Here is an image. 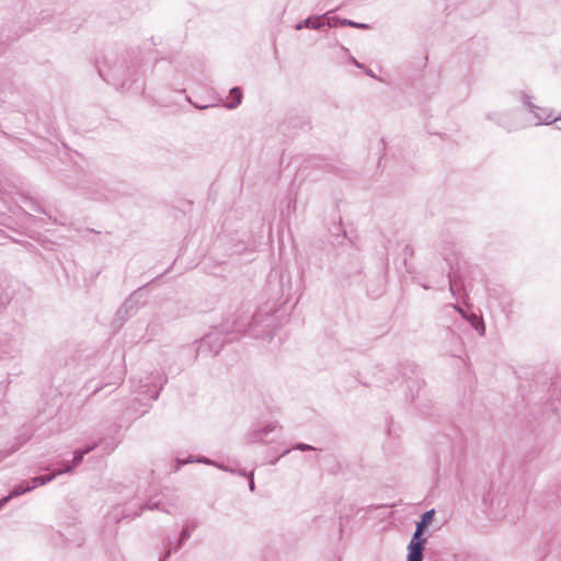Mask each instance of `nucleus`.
<instances>
[{
	"label": "nucleus",
	"instance_id": "6",
	"mask_svg": "<svg viewBox=\"0 0 561 561\" xmlns=\"http://www.w3.org/2000/svg\"><path fill=\"white\" fill-rule=\"evenodd\" d=\"M327 24L330 27H333V26H336L337 24H340V25H347V26L356 27V28H364V30L369 28L368 24L357 23V22H354V21H351L347 19H339V18L328 19Z\"/></svg>",
	"mask_w": 561,
	"mask_h": 561
},
{
	"label": "nucleus",
	"instance_id": "18",
	"mask_svg": "<svg viewBox=\"0 0 561 561\" xmlns=\"http://www.w3.org/2000/svg\"><path fill=\"white\" fill-rule=\"evenodd\" d=\"M294 449H298V450H301V451H307V450H314L316 448L311 445H308V444H304V443H298L294 446Z\"/></svg>",
	"mask_w": 561,
	"mask_h": 561
},
{
	"label": "nucleus",
	"instance_id": "8",
	"mask_svg": "<svg viewBox=\"0 0 561 561\" xmlns=\"http://www.w3.org/2000/svg\"><path fill=\"white\" fill-rule=\"evenodd\" d=\"M276 428V425L274 424H268L267 426L259 430V431H253L250 435H249V442L250 443H257V442H261L263 436L266 435L267 433L274 431Z\"/></svg>",
	"mask_w": 561,
	"mask_h": 561
},
{
	"label": "nucleus",
	"instance_id": "13",
	"mask_svg": "<svg viewBox=\"0 0 561 561\" xmlns=\"http://www.w3.org/2000/svg\"><path fill=\"white\" fill-rule=\"evenodd\" d=\"M35 488V485H23V484H19V485H15L12 491L9 493L11 495V497H18L26 492H30L32 491L33 489Z\"/></svg>",
	"mask_w": 561,
	"mask_h": 561
},
{
	"label": "nucleus",
	"instance_id": "24",
	"mask_svg": "<svg viewBox=\"0 0 561 561\" xmlns=\"http://www.w3.org/2000/svg\"><path fill=\"white\" fill-rule=\"evenodd\" d=\"M352 61H353V64H354L357 68H359V69H364V68H365V65H364V64L358 62L355 58H352Z\"/></svg>",
	"mask_w": 561,
	"mask_h": 561
},
{
	"label": "nucleus",
	"instance_id": "28",
	"mask_svg": "<svg viewBox=\"0 0 561 561\" xmlns=\"http://www.w3.org/2000/svg\"><path fill=\"white\" fill-rule=\"evenodd\" d=\"M196 461H199V462H204V463H210L213 465L214 462L207 458H201V459H197Z\"/></svg>",
	"mask_w": 561,
	"mask_h": 561
},
{
	"label": "nucleus",
	"instance_id": "32",
	"mask_svg": "<svg viewBox=\"0 0 561 561\" xmlns=\"http://www.w3.org/2000/svg\"><path fill=\"white\" fill-rule=\"evenodd\" d=\"M279 458H276L275 460H273L271 463L272 465H276V462L278 461Z\"/></svg>",
	"mask_w": 561,
	"mask_h": 561
},
{
	"label": "nucleus",
	"instance_id": "22",
	"mask_svg": "<svg viewBox=\"0 0 561 561\" xmlns=\"http://www.w3.org/2000/svg\"><path fill=\"white\" fill-rule=\"evenodd\" d=\"M557 390L561 391V377L553 385V392H556Z\"/></svg>",
	"mask_w": 561,
	"mask_h": 561
},
{
	"label": "nucleus",
	"instance_id": "11",
	"mask_svg": "<svg viewBox=\"0 0 561 561\" xmlns=\"http://www.w3.org/2000/svg\"><path fill=\"white\" fill-rule=\"evenodd\" d=\"M217 341L216 336L214 334H208L206 335L204 339H203V342H202V347L205 346V345H209L210 348H211V352H214L215 354H218V352L220 351L221 346H222V342H218L216 343V345L213 347L211 344L213 342Z\"/></svg>",
	"mask_w": 561,
	"mask_h": 561
},
{
	"label": "nucleus",
	"instance_id": "14",
	"mask_svg": "<svg viewBox=\"0 0 561 561\" xmlns=\"http://www.w3.org/2000/svg\"><path fill=\"white\" fill-rule=\"evenodd\" d=\"M471 325L480 332V334L484 333V324L480 318H478L476 314H472V317L469 319Z\"/></svg>",
	"mask_w": 561,
	"mask_h": 561
},
{
	"label": "nucleus",
	"instance_id": "26",
	"mask_svg": "<svg viewBox=\"0 0 561 561\" xmlns=\"http://www.w3.org/2000/svg\"><path fill=\"white\" fill-rule=\"evenodd\" d=\"M121 375L117 378V380L114 382V385L119 386L123 382V370L121 369Z\"/></svg>",
	"mask_w": 561,
	"mask_h": 561
},
{
	"label": "nucleus",
	"instance_id": "29",
	"mask_svg": "<svg viewBox=\"0 0 561 561\" xmlns=\"http://www.w3.org/2000/svg\"><path fill=\"white\" fill-rule=\"evenodd\" d=\"M147 507L149 510L158 508L159 507V503L148 504Z\"/></svg>",
	"mask_w": 561,
	"mask_h": 561
},
{
	"label": "nucleus",
	"instance_id": "10",
	"mask_svg": "<svg viewBox=\"0 0 561 561\" xmlns=\"http://www.w3.org/2000/svg\"><path fill=\"white\" fill-rule=\"evenodd\" d=\"M230 94L233 96V100L230 102V103H226L225 106L227 108H236L240 103H241V100H242V91L240 88L238 87H234L230 90Z\"/></svg>",
	"mask_w": 561,
	"mask_h": 561
},
{
	"label": "nucleus",
	"instance_id": "4",
	"mask_svg": "<svg viewBox=\"0 0 561 561\" xmlns=\"http://www.w3.org/2000/svg\"><path fill=\"white\" fill-rule=\"evenodd\" d=\"M71 471H72V467L67 466V467H65V469H62V470L58 469L55 472H53L51 474L34 477L32 479V482H33V485H35V488H36L38 485H44V484L53 481L57 476H60L62 473H69Z\"/></svg>",
	"mask_w": 561,
	"mask_h": 561
},
{
	"label": "nucleus",
	"instance_id": "30",
	"mask_svg": "<svg viewBox=\"0 0 561 561\" xmlns=\"http://www.w3.org/2000/svg\"><path fill=\"white\" fill-rule=\"evenodd\" d=\"M170 553H171V550L169 549V550L167 551V553L164 554L163 559H167V558L170 556Z\"/></svg>",
	"mask_w": 561,
	"mask_h": 561
},
{
	"label": "nucleus",
	"instance_id": "12",
	"mask_svg": "<svg viewBox=\"0 0 561 561\" xmlns=\"http://www.w3.org/2000/svg\"><path fill=\"white\" fill-rule=\"evenodd\" d=\"M426 527H427V525H425L422 520L417 522L416 523V527H415V531H414L413 537H412L411 540H413V541H425L426 542V538L423 537V533H424Z\"/></svg>",
	"mask_w": 561,
	"mask_h": 561
},
{
	"label": "nucleus",
	"instance_id": "7",
	"mask_svg": "<svg viewBox=\"0 0 561 561\" xmlns=\"http://www.w3.org/2000/svg\"><path fill=\"white\" fill-rule=\"evenodd\" d=\"M324 25L325 22L322 20L321 16H311L298 23L296 28L301 30L302 27H308L313 30H320Z\"/></svg>",
	"mask_w": 561,
	"mask_h": 561
},
{
	"label": "nucleus",
	"instance_id": "1",
	"mask_svg": "<svg viewBox=\"0 0 561 561\" xmlns=\"http://www.w3.org/2000/svg\"><path fill=\"white\" fill-rule=\"evenodd\" d=\"M253 314L249 311H237L220 324V333L230 334L243 332L251 323Z\"/></svg>",
	"mask_w": 561,
	"mask_h": 561
},
{
	"label": "nucleus",
	"instance_id": "31",
	"mask_svg": "<svg viewBox=\"0 0 561 561\" xmlns=\"http://www.w3.org/2000/svg\"><path fill=\"white\" fill-rule=\"evenodd\" d=\"M288 453H289V449H286V450L280 455V457H283V456L287 455Z\"/></svg>",
	"mask_w": 561,
	"mask_h": 561
},
{
	"label": "nucleus",
	"instance_id": "5",
	"mask_svg": "<svg viewBox=\"0 0 561 561\" xmlns=\"http://www.w3.org/2000/svg\"><path fill=\"white\" fill-rule=\"evenodd\" d=\"M449 278V290L453 296L458 297L463 289V283L461 277L456 272H450L448 274Z\"/></svg>",
	"mask_w": 561,
	"mask_h": 561
},
{
	"label": "nucleus",
	"instance_id": "9",
	"mask_svg": "<svg viewBox=\"0 0 561 561\" xmlns=\"http://www.w3.org/2000/svg\"><path fill=\"white\" fill-rule=\"evenodd\" d=\"M94 445L93 446H88L85 448H82V449H78L73 453V459H72V462L71 463H67V466H71L72 469L75 467H77L78 465H80L83 460V457L89 454L90 451H92L94 449Z\"/></svg>",
	"mask_w": 561,
	"mask_h": 561
},
{
	"label": "nucleus",
	"instance_id": "27",
	"mask_svg": "<svg viewBox=\"0 0 561 561\" xmlns=\"http://www.w3.org/2000/svg\"><path fill=\"white\" fill-rule=\"evenodd\" d=\"M537 113L541 114L543 117H546L547 115H549L550 113H546V110L545 108H541L540 110H536Z\"/></svg>",
	"mask_w": 561,
	"mask_h": 561
},
{
	"label": "nucleus",
	"instance_id": "15",
	"mask_svg": "<svg viewBox=\"0 0 561 561\" xmlns=\"http://www.w3.org/2000/svg\"><path fill=\"white\" fill-rule=\"evenodd\" d=\"M190 536H191V531H190V529H188L187 527H184V528L182 529L181 534H180L179 542H178V545L175 546V548H174V549H179V548H181V546L183 545V542H184L185 540H187V539L190 538Z\"/></svg>",
	"mask_w": 561,
	"mask_h": 561
},
{
	"label": "nucleus",
	"instance_id": "3",
	"mask_svg": "<svg viewBox=\"0 0 561 561\" xmlns=\"http://www.w3.org/2000/svg\"><path fill=\"white\" fill-rule=\"evenodd\" d=\"M425 541H413L411 540L408 546V560L407 561H422Z\"/></svg>",
	"mask_w": 561,
	"mask_h": 561
},
{
	"label": "nucleus",
	"instance_id": "20",
	"mask_svg": "<svg viewBox=\"0 0 561 561\" xmlns=\"http://www.w3.org/2000/svg\"><path fill=\"white\" fill-rule=\"evenodd\" d=\"M248 477H249V488L251 491H254L255 484H254L253 472H250Z\"/></svg>",
	"mask_w": 561,
	"mask_h": 561
},
{
	"label": "nucleus",
	"instance_id": "16",
	"mask_svg": "<svg viewBox=\"0 0 561 561\" xmlns=\"http://www.w3.org/2000/svg\"><path fill=\"white\" fill-rule=\"evenodd\" d=\"M434 514H435V510H430V511L425 512L424 514H422L421 520L425 525H428L433 520Z\"/></svg>",
	"mask_w": 561,
	"mask_h": 561
},
{
	"label": "nucleus",
	"instance_id": "25",
	"mask_svg": "<svg viewBox=\"0 0 561 561\" xmlns=\"http://www.w3.org/2000/svg\"><path fill=\"white\" fill-rule=\"evenodd\" d=\"M454 309L457 310L463 318H467L465 311L457 305H454Z\"/></svg>",
	"mask_w": 561,
	"mask_h": 561
},
{
	"label": "nucleus",
	"instance_id": "2",
	"mask_svg": "<svg viewBox=\"0 0 561 561\" xmlns=\"http://www.w3.org/2000/svg\"><path fill=\"white\" fill-rule=\"evenodd\" d=\"M523 102H524L525 106L529 110V112H531L535 115V117L538 119L537 125H540L542 123L551 124L552 122L561 119V117H554L553 118L551 114H549L546 117H543L541 114L537 113L536 110H540V107L535 105L531 102V98L529 95L525 94V93H523Z\"/></svg>",
	"mask_w": 561,
	"mask_h": 561
},
{
	"label": "nucleus",
	"instance_id": "19",
	"mask_svg": "<svg viewBox=\"0 0 561 561\" xmlns=\"http://www.w3.org/2000/svg\"><path fill=\"white\" fill-rule=\"evenodd\" d=\"M123 308L128 311L129 309H134L135 308V302H134V295L130 296L128 299H126V301L124 302V306Z\"/></svg>",
	"mask_w": 561,
	"mask_h": 561
},
{
	"label": "nucleus",
	"instance_id": "17",
	"mask_svg": "<svg viewBox=\"0 0 561 561\" xmlns=\"http://www.w3.org/2000/svg\"><path fill=\"white\" fill-rule=\"evenodd\" d=\"M404 253V263L407 264L408 259H412L414 256V250L411 245H405L403 249Z\"/></svg>",
	"mask_w": 561,
	"mask_h": 561
},
{
	"label": "nucleus",
	"instance_id": "23",
	"mask_svg": "<svg viewBox=\"0 0 561 561\" xmlns=\"http://www.w3.org/2000/svg\"><path fill=\"white\" fill-rule=\"evenodd\" d=\"M365 71V73L371 78H376L375 73L365 66V68L363 69Z\"/></svg>",
	"mask_w": 561,
	"mask_h": 561
},
{
	"label": "nucleus",
	"instance_id": "21",
	"mask_svg": "<svg viewBox=\"0 0 561 561\" xmlns=\"http://www.w3.org/2000/svg\"><path fill=\"white\" fill-rule=\"evenodd\" d=\"M11 499H12V497H11V495H10V494H9V495H7V496H4V497H2V499L0 500V508H2V507H3V506H4V505H5V504L11 500Z\"/></svg>",
	"mask_w": 561,
	"mask_h": 561
}]
</instances>
